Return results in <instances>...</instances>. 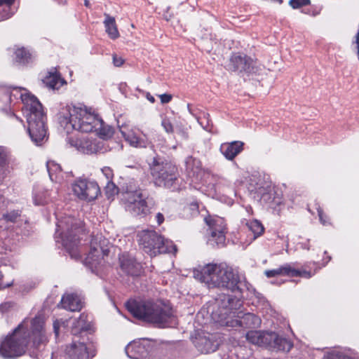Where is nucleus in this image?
<instances>
[{"mask_svg": "<svg viewBox=\"0 0 359 359\" xmlns=\"http://www.w3.org/2000/svg\"><path fill=\"white\" fill-rule=\"evenodd\" d=\"M23 104L22 111L27 119L28 133L32 141L37 146L42 145L48 140L46 115L42 104L33 95L27 92L25 88L9 87L0 88V110L16 116L13 111L15 105L19 102Z\"/></svg>", "mask_w": 359, "mask_h": 359, "instance_id": "f257e3e1", "label": "nucleus"}, {"mask_svg": "<svg viewBox=\"0 0 359 359\" xmlns=\"http://www.w3.org/2000/svg\"><path fill=\"white\" fill-rule=\"evenodd\" d=\"M46 341L43 318L36 316L32 320L25 319L1 342L0 355L5 359L16 358L29 348H38Z\"/></svg>", "mask_w": 359, "mask_h": 359, "instance_id": "f03ea898", "label": "nucleus"}, {"mask_svg": "<svg viewBox=\"0 0 359 359\" xmlns=\"http://www.w3.org/2000/svg\"><path fill=\"white\" fill-rule=\"evenodd\" d=\"M57 116L60 126L67 133L73 130L81 133L94 131L104 142L114 134L111 126L105 125L91 108L82 104H67L60 108Z\"/></svg>", "mask_w": 359, "mask_h": 359, "instance_id": "7ed1b4c3", "label": "nucleus"}, {"mask_svg": "<svg viewBox=\"0 0 359 359\" xmlns=\"http://www.w3.org/2000/svg\"><path fill=\"white\" fill-rule=\"evenodd\" d=\"M194 277L208 287L226 289L243 293L249 290V283L238 271L225 262L209 263L194 269Z\"/></svg>", "mask_w": 359, "mask_h": 359, "instance_id": "20e7f679", "label": "nucleus"}, {"mask_svg": "<svg viewBox=\"0 0 359 359\" xmlns=\"http://www.w3.org/2000/svg\"><path fill=\"white\" fill-rule=\"evenodd\" d=\"M215 301L218 309L212 311V318L221 325L256 328L261 325V319L257 316L239 311L242 302L238 297L222 294Z\"/></svg>", "mask_w": 359, "mask_h": 359, "instance_id": "39448f33", "label": "nucleus"}, {"mask_svg": "<svg viewBox=\"0 0 359 359\" xmlns=\"http://www.w3.org/2000/svg\"><path fill=\"white\" fill-rule=\"evenodd\" d=\"M126 308L134 317L160 327L175 324L172 308L161 299L130 300L126 303Z\"/></svg>", "mask_w": 359, "mask_h": 359, "instance_id": "423d86ee", "label": "nucleus"}, {"mask_svg": "<svg viewBox=\"0 0 359 359\" xmlns=\"http://www.w3.org/2000/svg\"><path fill=\"white\" fill-rule=\"evenodd\" d=\"M56 218L55 242L60 243L72 257L79 258L78 245L83 231L82 221L67 214L64 216L56 214Z\"/></svg>", "mask_w": 359, "mask_h": 359, "instance_id": "0eeeda50", "label": "nucleus"}, {"mask_svg": "<svg viewBox=\"0 0 359 359\" xmlns=\"http://www.w3.org/2000/svg\"><path fill=\"white\" fill-rule=\"evenodd\" d=\"M137 237L140 247L151 257L160 254H175L177 252V247L172 241L165 238L153 229L141 230Z\"/></svg>", "mask_w": 359, "mask_h": 359, "instance_id": "6e6552de", "label": "nucleus"}, {"mask_svg": "<svg viewBox=\"0 0 359 359\" xmlns=\"http://www.w3.org/2000/svg\"><path fill=\"white\" fill-rule=\"evenodd\" d=\"M150 167L156 185L172 190L179 189L180 174L177 167L174 163L154 158Z\"/></svg>", "mask_w": 359, "mask_h": 359, "instance_id": "1a4fd4ad", "label": "nucleus"}, {"mask_svg": "<svg viewBox=\"0 0 359 359\" xmlns=\"http://www.w3.org/2000/svg\"><path fill=\"white\" fill-rule=\"evenodd\" d=\"M126 209L132 215L144 218L150 213L149 198L141 189L127 190Z\"/></svg>", "mask_w": 359, "mask_h": 359, "instance_id": "9d476101", "label": "nucleus"}, {"mask_svg": "<svg viewBox=\"0 0 359 359\" xmlns=\"http://www.w3.org/2000/svg\"><path fill=\"white\" fill-rule=\"evenodd\" d=\"M106 240L102 241V236L97 235L91 240V247L89 253L84 259V264L88 267L93 273L99 275L100 268L102 265V256L106 255L108 250L104 248Z\"/></svg>", "mask_w": 359, "mask_h": 359, "instance_id": "9b49d317", "label": "nucleus"}, {"mask_svg": "<svg viewBox=\"0 0 359 359\" xmlns=\"http://www.w3.org/2000/svg\"><path fill=\"white\" fill-rule=\"evenodd\" d=\"M208 226V243L211 245L223 246L226 241V223L224 218L218 216H209L204 219Z\"/></svg>", "mask_w": 359, "mask_h": 359, "instance_id": "f8f14e48", "label": "nucleus"}, {"mask_svg": "<svg viewBox=\"0 0 359 359\" xmlns=\"http://www.w3.org/2000/svg\"><path fill=\"white\" fill-rule=\"evenodd\" d=\"M66 142L70 147H74L78 151L86 154L104 153L107 151V149L104 147L105 142L100 140H92L71 135L67 137Z\"/></svg>", "mask_w": 359, "mask_h": 359, "instance_id": "ddd939ff", "label": "nucleus"}, {"mask_svg": "<svg viewBox=\"0 0 359 359\" xmlns=\"http://www.w3.org/2000/svg\"><path fill=\"white\" fill-rule=\"evenodd\" d=\"M72 191L79 199L93 201L100 193L97 182L87 179L78 178L72 184Z\"/></svg>", "mask_w": 359, "mask_h": 359, "instance_id": "4468645a", "label": "nucleus"}, {"mask_svg": "<svg viewBox=\"0 0 359 359\" xmlns=\"http://www.w3.org/2000/svg\"><path fill=\"white\" fill-rule=\"evenodd\" d=\"M119 130L125 140L134 147L146 148L151 143L147 135L136 127L122 124Z\"/></svg>", "mask_w": 359, "mask_h": 359, "instance_id": "2eb2a0df", "label": "nucleus"}, {"mask_svg": "<svg viewBox=\"0 0 359 359\" xmlns=\"http://www.w3.org/2000/svg\"><path fill=\"white\" fill-rule=\"evenodd\" d=\"M257 62L251 57L241 54H233L229 61V69L239 74L249 75L257 72Z\"/></svg>", "mask_w": 359, "mask_h": 359, "instance_id": "dca6fc26", "label": "nucleus"}, {"mask_svg": "<svg viewBox=\"0 0 359 359\" xmlns=\"http://www.w3.org/2000/svg\"><path fill=\"white\" fill-rule=\"evenodd\" d=\"M152 344L147 339L134 340L126 347V353L131 359H143L152 349Z\"/></svg>", "mask_w": 359, "mask_h": 359, "instance_id": "f3484780", "label": "nucleus"}, {"mask_svg": "<svg viewBox=\"0 0 359 359\" xmlns=\"http://www.w3.org/2000/svg\"><path fill=\"white\" fill-rule=\"evenodd\" d=\"M66 354L69 359H88L95 355V348L93 344H84L83 342L73 341L65 349Z\"/></svg>", "mask_w": 359, "mask_h": 359, "instance_id": "a211bd4d", "label": "nucleus"}, {"mask_svg": "<svg viewBox=\"0 0 359 359\" xmlns=\"http://www.w3.org/2000/svg\"><path fill=\"white\" fill-rule=\"evenodd\" d=\"M264 273L268 278L285 275L290 277L300 276L309 278L314 275L315 272L312 273L311 271H306L305 269H297L294 266V264H285L279 268L265 271Z\"/></svg>", "mask_w": 359, "mask_h": 359, "instance_id": "6ab92c4d", "label": "nucleus"}, {"mask_svg": "<svg viewBox=\"0 0 359 359\" xmlns=\"http://www.w3.org/2000/svg\"><path fill=\"white\" fill-rule=\"evenodd\" d=\"M196 348L202 353H210L218 348L219 343L212 334H198L193 341Z\"/></svg>", "mask_w": 359, "mask_h": 359, "instance_id": "aec40b11", "label": "nucleus"}, {"mask_svg": "<svg viewBox=\"0 0 359 359\" xmlns=\"http://www.w3.org/2000/svg\"><path fill=\"white\" fill-rule=\"evenodd\" d=\"M244 143L241 141L224 142L220 145L219 151L229 161H232L243 150Z\"/></svg>", "mask_w": 359, "mask_h": 359, "instance_id": "412c9836", "label": "nucleus"}, {"mask_svg": "<svg viewBox=\"0 0 359 359\" xmlns=\"http://www.w3.org/2000/svg\"><path fill=\"white\" fill-rule=\"evenodd\" d=\"M61 306L63 309L70 311H79L83 307L82 298L76 294H65L62 296Z\"/></svg>", "mask_w": 359, "mask_h": 359, "instance_id": "4be33fe9", "label": "nucleus"}, {"mask_svg": "<svg viewBox=\"0 0 359 359\" xmlns=\"http://www.w3.org/2000/svg\"><path fill=\"white\" fill-rule=\"evenodd\" d=\"M121 267L126 273L137 276L142 271V266L133 257L123 255L120 258Z\"/></svg>", "mask_w": 359, "mask_h": 359, "instance_id": "5701e85b", "label": "nucleus"}, {"mask_svg": "<svg viewBox=\"0 0 359 359\" xmlns=\"http://www.w3.org/2000/svg\"><path fill=\"white\" fill-rule=\"evenodd\" d=\"M292 346V343L287 339L270 332V343L267 344V347L276 351H289Z\"/></svg>", "mask_w": 359, "mask_h": 359, "instance_id": "b1692460", "label": "nucleus"}, {"mask_svg": "<svg viewBox=\"0 0 359 359\" xmlns=\"http://www.w3.org/2000/svg\"><path fill=\"white\" fill-rule=\"evenodd\" d=\"M246 339L253 344L267 346L270 343V332L251 330L247 332Z\"/></svg>", "mask_w": 359, "mask_h": 359, "instance_id": "393cba45", "label": "nucleus"}, {"mask_svg": "<svg viewBox=\"0 0 359 359\" xmlns=\"http://www.w3.org/2000/svg\"><path fill=\"white\" fill-rule=\"evenodd\" d=\"M43 83L51 89H58L63 84V79L56 72H48L43 79Z\"/></svg>", "mask_w": 359, "mask_h": 359, "instance_id": "a878e982", "label": "nucleus"}, {"mask_svg": "<svg viewBox=\"0 0 359 359\" xmlns=\"http://www.w3.org/2000/svg\"><path fill=\"white\" fill-rule=\"evenodd\" d=\"M46 166L50 180L56 183H61L64 178V173L60 165L54 161H48Z\"/></svg>", "mask_w": 359, "mask_h": 359, "instance_id": "bb28decb", "label": "nucleus"}, {"mask_svg": "<svg viewBox=\"0 0 359 359\" xmlns=\"http://www.w3.org/2000/svg\"><path fill=\"white\" fill-rule=\"evenodd\" d=\"M33 201L36 205H43L50 201V194L48 190L41 187L34 188Z\"/></svg>", "mask_w": 359, "mask_h": 359, "instance_id": "cd10ccee", "label": "nucleus"}, {"mask_svg": "<svg viewBox=\"0 0 359 359\" xmlns=\"http://www.w3.org/2000/svg\"><path fill=\"white\" fill-rule=\"evenodd\" d=\"M249 190L250 192H255V194H257V197L260 201L268 205L269 207L270 206L271 200L273 197L272 194L266 192L265 189H263V187L258 183L256 184L255 187H253L252 183H250Z\"/></svg>", "mask_w": 359, "mask_h": 359, "instance_id": "c85d7f7f", "label": "nucleus"}, {"mask_svg": "<svg viewBox=\"0 0 359 359\" xmlns=\"http://www.w3.org/2000/svg\"><path fill=\"white\" fill-rule=\"evenodd\" d=\"M105 19L104 25L105 27L106 32L111 39H116L119 37V32L118 31L115 18L111 17L108 14H104Z\"/></svg>", "mask_w": 359, "mask_h": 359, "instance_id": "c756f323", "label": "nucleus"}, {"mask_svg": "<svg viewBox=\"0 0 359 359\" xmlns=\"http://www.w3.org/2000/svg\"><path fill=\"white\" fill-rule=\"evenodd\" d=\"M186 170L189 175L192 173L194 176L201 175L203 171L201 161L191 156H187L185 159Z\"/></svg>", "mask_w": 359, "mask_h": 359, "instance_id": "7c9ffc66", "label": "nucleus"}, {"mask_svg": "<svg viewBox=\"0 0 359 359\" xmlns=\"http://www.w3.org/2000/svg\"><path fill=\"white\" fill-rule=\"evenodd\" d=\"M243 224H245V225L248 227L249 230L252 231L253 233V239H255L258 236L262 234L264 232V228L262 223L257 219H254L252 221H248L244 219L242 221Z\"/></svg>", "mask_w": 359, "mask_h": 359, "instance_id": "2f4dec72", "label": "nucleus"}, {"mask_svg": "<svg viewBox=\"0 0 359 359\" xmlns=\"http://www.w3.org/2000/svg\"><path fill=\"white\" fill-rule=\"evenodd\" d=\"M88 316L81 313L72 325V333L76 334L79 331L87 330L88 329Z\"/></svg>", "mask_w": 359, "mask_h": 359, "instance_id": "473e14b6", "label": "nucleus"}, {"mask_svg": "<svg viewBox=\"0 0 359 359\" xmlns=\"http://www.w3.org/2000/svg\"><path fill=\"white\" fill-rule=\"evenodd\" d=\"M14 1L15 0H0V6L3 5L4 6L1 19V20L8 19L15 13L16 9L12 7Z\"/></svg>", "mask_w": 359, "mask_h": 359, "instance_id": "72a5a7b5", "label": "nucleus"}, {"mask_svg": "<svg viewBox=\"0 0 359 359\" xmlns=\"http://www.w3.org/2000/svg\"><path fill=\"white\" fill-rule=\"evenodd\" d=\"M206 177L209 181V184H211L215 187V191H220L222 185H227L229 184L226 179L215 175L207 173Z\"/></svg>", "mask_w": 359, "mask_h": 359, "instance_id": "f704fd0d", "label": "nucleus"}, {"mask_svg": "<svg viewBox=\"0 0 359 359\" xmlns=\"http://www.w3.org/2000/svg\"><path fill=\"white\" fill-rule=\"evenodd\" d=\"M323 359H353L350 357L346 350L344 349H334L326 353Z\"/></svg>", "mask_w": 359, "mask_h": 359, "instance_id": "c9c22d12", "label": "nucleus"}, {"mask_svg": "<svg viewBox=\"0 0 359 359\" xmlns=\"http://www.w3.org/2000/svg\"><path fill=\"white\" fill-rule=\"evenodd\" d=\"M16 60L22 64H27L31 61L32 55L28 50L24 48H18L15 52Z\"/></svg>", "mask_w": 359, "mask_h": 359, "instance_id": "e433bc0d", "label": "nucleus"}, {"mask_svg": "<svg viewBox=\"0 0 359 359\" xmlns=\"http://www.w3.org/2000/svg\"><path fill=\"white\" fill-rule=\"evenodd\" d=\"M105 195L108 199L112 198L118 192V189L116 184L111 180L107 182L104 187Z\"/></svg>", "mask_w": 359, "mask_h": 359, "instance_id": "4c0bfd02", "label": "nucleus"}, {"mask_svg": "<svg viewBox=\"0 0 359 359\" xmlns=\"http://www.w3.org/2000/svg\"><path fill=\"white\" fill-rule=\"evenodd\" d=\"M282 205H283L282 198L279 196H273L269 208H271L275 210H280L281 209Z\"/></svg>", "mask_w": 359, "mask_h": 359, "instance_id": "58836bf2", "label": "nucleus"}, {"mask_svg": "<svg viewBox=\"0 0 359 359\" xmlns=\"http://www.w3.org/2000/svg\"><path fill=\"white\" fill-rule=\"evenodd\" d=\"M310 0H290V6L294 9L310 4Z\"/></svg>", "mask_w": 359, "mask_h": 359, "instance_id": "ea45409f", "label": "nucleus"}, {"mask_svg": "<svg viewBox=\"0 0 359 359\" xmlns=\"http://www.w3.org/2000/svg\"><path fill=\"white\" fill-rule=\"evenodd\" d=\"M161 126L166 133H172L173 132L172 124L168 118H164L161 121Z\"/></svg>", "mask_w": 359, "mask_h": 359, "instance_id": "a19ab883", "label": "nucleus"}, {"mask_svg": "<svg viewBox=\"0 0 359 359\" xmlns=\"http://www.w3.org/2000/svg\"><path fill=\"white\" fill-rule=\"evenodd\" d=\"M199 123L202 126V127L206 130H209V126H210V119H209V114H203V116L198 119Z\"/></svg>", "mask_w": 359, "mask_h": 359, "instance_id": "79ce46f5", "label": "nucleus"}, {"mask_svg": "<svg viewBox=\"0 0 359 359\" xmlns=\"http://www.w3.org/2000/svg\"><path fill=\"white\" fill-rule=\"evenodd\" d=\"M20 216V213L18 211H11L6 215H4V218L9 222H14L16 221L18 217Z\"/></svg>", "mask_w": 359, "mask_h": 359, "instance_id": "37998d69", "label": "nucleus"}, {"mask_svg": "<svg viewBox=\"0 0 359 359\" xmlns=\"http://www.w3.org/2000/svg\"><path fill=\"white\" fill-rule=\"evenodd\" d=\"M102 172L105 176L107 182L111 181L113 178V170L109 167H104L102 169Z\"/></svg>", "mask_w": 359, "mask_h": 359, "instance_id": "c03bdc74", "label": "nucleus"}, {"mask_svg": "<svg viewBox=\"0 0 359 359\" xmlns=\"http://www.w3.org/2000/svg\"><path fill=\"white\" fill-rule=\"evenodd\" d=\"M317 211L320 222L323 225H326L327 224V221L326 220L327 216L324 215L323 210L320 207L317 208Z\"/></svg>", "mask_w": 359, "mask_h": 359, "instance_id": "a18cd8bd", "label": "nucleus"}, {"mask_svg": "<svg viewBox=\"0 0 359 359\" xmlns=\"http://www.w3.org/2000/svg\"><path fill=\"white\" fill-rule=\"evenodd\" d=\"M159 97L161 99V102L163 103V104H166V103H168L171 101L172 100V95H170V94H162V95H159Z\"/></svg>", "mask_w": 359, "mask_h": 359, "instance_id": "49530a36", "label": "nucleus"}, {"mask_svg": "<svg viewBox=\"0 0 359 359\" xmlns=\"http://www.w3.org/2000/svg\"><path fill=\"white\" fill-rule=\"evenodd\" d=\"M6 159V153L3 147H0V166H2Z\"/></svg>", "mask_w": 359, "mask_h": 359, "instance_id": "de8ad7c7", "label": "nucleus"}, {"mask_svg": "<svg viewBox=\"0 0 359 359\" xmlns=\"http://www.w3.org/2000/svg\"><path fill=\"white\" fill-rule=\"evenodd\" d=\"M123 60L121 57L117 55L113 56V63L116 67H120L123 64Z\"/></svg>", "mask_w": 359, "mask_h": 359, "instance_id": "09e8293b", "label": "nucleus"}, {"mask_svg": "<svg viewBox=\"0 0 359 359\" xmlns=\"http://www.w3.org/2000/svg\"><path fill=\"white\" fill-rule=\"evenodd\" d=\"M254 290L255 295L257 298L258 301L260 302L263 305H266V306L268 305V302L266 301L265 298L262 296V294L259 292H255V290Z\"/></svg>", "mask_w": 359, "mask_h": 359, "instance_id": "8fccbe9b", "label": "nucleus"}, {"mask_svg": "<svg viewBox=\"0 0 359 359\" xmlns=\"http://www.w3.org/2000/svg\"><path fill=\"white\" fill-rule=\"evenodd\" d=\"M309 242L310 240H307L305 242L299 243L298 245H299L300 248L309 250L310 249Z\"/></svg>", "mask_w": 359, "mask_h": 359, "instance_id": "3c124183", "label": "nucleus"}, {"mask_svg": "<svg viewBox=\"0 0 359 359\" xmlns=\"http://www.w3.org/2000/svg\"><path fill=\"white\" fill-rule=\"evenodd\" d=\"M156 220L158 225L161 224L164 221V216L161 212H158L156 215Z\"/></svg>", "mask_w": 359, "mask_h": 359, "instance_id": "603ef678", "label": "nucleus"}, {"mask_svg": "<svg viewBox=\"0 0 359 359\" xmlns=\"http://www.w3.org/2000/svg\"><path fill=\"white\" fill-rule=\"evenodd\" d=\"M59 328L60 322L58 320H55L53 323V330L56 337H57L59 334Z\"/></svg>", "mask_w": 359, "mask_h": 359, "instance_id": "864d4df0", "label": "nucleus"}, {"mask_svg": "<svg viewBox=\"0 0 359 359\" xmlns=\"http://www.w3.org/2000/svg\"><path fill=\"white\" fill-rule=\"evenodd\" d=\"M11 306V303L7 302L4 304L0 305V311L4 312L8 309H9Z\"/></svg>", "mask_w": 359, "mask_h": 359, "instance_id": "5fc2aeb1", "label": "nucleus"}, {"mask_svg": "<svg viewBox=\"0 0 359 359\" xmlns=\"http://www.w3.org/2000/svg\"><path fill=\"white\" fill-rule=\"evenodd\" d=\"M245 210L248 215H251L253 212L252 208L250 205H247L245 207Z\"/></svg>", "mask_w": 359, "mask_h": 359, "instance_id": "6e6d98bb", "label": "nucleus"}, {"mask_svg": "<svg viewBox=\"0 0 359 359\" xmlns=\"http://www.w3.org/2000/svg\"><path fill=\"white\" fill-rule=\"evenodd\" d=\"M147 99L151 103H154L155 102L154 97L149 93H147Z\"/></svg>", "mask_w": 359, "mask_h": 359, "instance_id": "4d7b16f0", "label": "nucleus"}, {"mask_svg": "<svg viewBox=\"0 0 359 359\" xmlns=\"http://www.w3.org/2000/svg\"><path fill=\"white\" fill-rule=\"evenodd\" d=\"M180 134H181L182 137L184 139H187V138H188V135H187V133L186 132H184V131H182V132L180 133Z\"/></svg>", "mask_w": 359, "mask_h": 359, "instance_id": "13d9d810", "label": "nucleus"}, {"mask_svg": "<svg viewBox=\"0 0 359 359\" xmlns=\"http://www.w3.org/2000/svg\"><path fill=\"white\" fill-rule=\"evenodd\" d=\"M84 4H85V6H86L88 7V6H89V4H89V1H88V0H85V1H84Z\"/></svg>", "mask_w": 359, "mask_h": 359, "instance_id": "bf43d9fd", "label": "nucleus"}, {"mask_svg": "<svg viewBox=\"0 0 359 359\" xmlns=\"http://www.w3.org/2000/svg\"><path fill=\"white\" fill-rule=\"evenodd\" d=\"M60 4H65L67 0H57Z\"/></svg>", "mask_w": 359, "mask_h": 359, "instance_id": "052dcab7", "label": "nucleus"}, {"mask_svg": "<svg viewBox=\"0 0 359 359\" xmlns=\"http://www.w3.org/2000/svg\"><path fill=\"white\" fill-rule=\"evenodd\" d=\"M255 178H256L255 176H252V177L250 178V182L255 180Z\"/></svg>", "mask_w": 359, "mask_h": 359, "instance_id": "680f3d73", "label": "nucleus"}, {"mask_svg": "<svg viewBox=\"0 0 359 359\" xmlns=\"http://www.w3.org/2000/svg\"><path fill=\"white\" fill-rule=\"evenodd\" d=\"M330 259H331V257H328V260H327V262H328Z\"/></svg>", "mask_w": 359, "mask_h": 359, "instance_id": "e2e57ef3", "label": "nucleus"}]
</instances>
